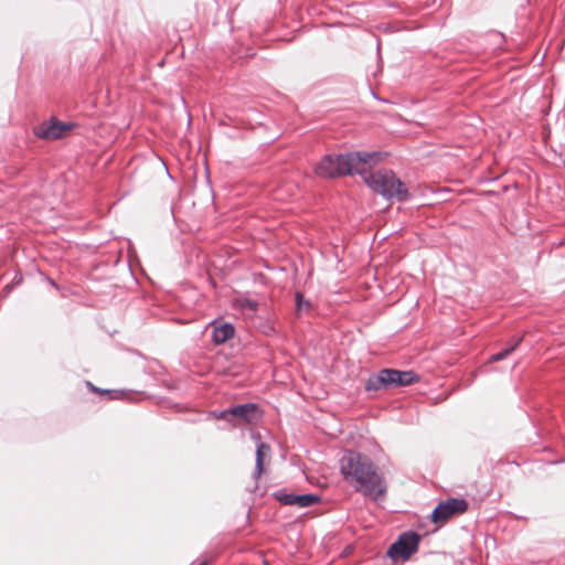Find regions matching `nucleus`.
I'll list each match as a JSON object with an SVG mask.
<instances>
[{
	"label": "nucleus",
	"mask_w": 565,
	"mask_h": 565,
	"mask_svg": "<svg viewBox=\"0 0 565 565\" xmlns=\"http://www.w3.org/2000/svg\"><path fill=\"white\" fill-rule=\"evenodd\" d=\"M386 379L384 370H382L377 375L371 376L365 384L366 391H379L388 386Z\"/></svg>",
	"instance_id": "nucleus-11"
},
{
	"label": "nucleus",
	"mask_w": 565,
	"mask_h": 565,
	"mask_svg": "<svg viewBox=\"0 0 565 565\" xmlns=\"http://www.w3.org/2000/svg\"><path fill=\"white\" fill-rule=\"evenodd\" d=\"M364 182L374 191L387 199L398 198L405 200L407 191L404 189L403 183L396 178L392 171L380 170L371 172V169L361 174Z\"/></svg>",
	"instance_id": "nucleus-3"
},
{
	"label": "nucleus",
	"mask_w": 565,
	"mask_h": 565,
	"mask_svg": "<svg viewBox=\"0 0 565 565\" xmlns=\"http://www.w3.org/2000/svg\"><path fill=\"white\" fill-rule=\"evenodd\" d=\"M379 161V154L373 152H354L348 154L326 156L316 167V173L323 178H334L342 174H365Z\"/></svg>",
	"instance_id": "nucleus-2"
},
{
	"label": "nucleus",
	"mask_w": 565,
	"mask_h": 565,
	"mask_svg": "<svg viewBox=\"0 0 565 565\" xmlns=\"http://www.w3.org/2000/svg\"><path fill=\"white\" fill-rule=\"evenodd\" d=\"M388 385L405 386L418 381V376L412 371L384 370Z\"/></svg>",
	"instance_id": "nucleus-7"
},
{
	"label": "nucleus",
	"mask_w": 565,
	"mask_h": 565,
	"mask_svg": "<svg viewBox=\"0 0 565 565\" xmlns=\"http://www.w3.org/2000/svg\"><path fill=\"white\" fill-rule=\"evenodd\" d=\"M72 128V124L50 119L35 128V135L43 139L56 140L66 136Z\"/></svg>",
	"instance_id": "nucleus-5"
},
{
	"label": "nucleus",
	"mask_w": 565,
	"mask_h": 565,
	"mask_svg": "<svg viewBox=\"0 0 565 565\" xmlns=\"http://www.w3.org/2000/svg\"><path fill=\"white\" fill-rule=\"evenodd\" d=\"M296 495L294 493L282 494L279 497V501L287 505H295Z\"/></svg>",
	"instance_id": "nucleus-14"
},
{
	"label": "nucleus",
	"mask_w": 565,
	"mask_h": 565,
	"mask_svg": "<svg viewBox=\"0 0 565 565\" xmlns=\"http://www.w3.org/2000/svg\"><path fill=\"white\" fill-rule=\"evenodd\" d=\"M270 455V447L265 443H259L256 450L255 477L259 478L264 472V460Z\"/></svg>",
	"instance_id": "nucleus-9"
},
{
	"label": "nucleus",
	"mask_w": 565,
	"mask_h": 565,
	"mask_svg": "<svg viewBox=\"0 0 565 565\" xmlns=\"http://www.w3.org/2000/svg\"><path fill=\"white\" fill-rule=\"evenodd\" d=\"M234 335V328L230 323L215 326L213 330V340L215 343H223Z\"/></svg>",
	"instance_id": "nucleus-10"
},
{
	"label": "nucleus",
	"mask_w": 565,
	"mask_h": 565,
	"mask_svg": "<svg viewBox=\"0 0 565 565\" xmlns=\"http://www.w3.org/2000/svg\"><path fill=\"white\" fill-rule=\"evenodd\" d=\"M340 468L344 479L364 495L379 499L385 494L386 486L382 476L377 473L373 462L360 454H344L340 460Z\"/></svg>",
	"instance_id": "nucleus-1"
},
{
	"label": "nucleus",
	"mask_w": 565,
	"mask_h": 565,
	"mask_svg": "<svg viewBox=\"0 0 565 565\" xmlns=\"http://www.w3.org/2000/svg\"><path fill=\"white\" fill-rule=\"evenodd\" d=\"M201 565H206V563H202Z\"/></svg>",
	"instance_id": "nucleus-17"
},
{
	"label": "nucleus",
	"mask_w": 565,
	"mask_h": 565,
	"mask_svg": "<svg viewBox=\"0 0 565 565\" xmlns=\"http://www.w3.org/2000/svg\"><path fill=\"white\" fill-rule=\"evenodd\" d=\"M296 301H297V309L299 311L307 309L309 307V302L303 299L301 294L296 295Z\"/></svg>",
	"instance_id": "nucleus-15"
},
{
	"label": "nucleus",
	"mask_w": 565,
	"mask_h": 565,
	"mask_svg": "<svg viewBox=\"0 0 565 565\" xmlns=\"http://www.w3.org/2000/svg\"><path fill=\"white\" fill-rule=\"evenodd\" d=\"M231 412L233 416L242 417L250 423L256 418L257 407L254 404H245L231 408Z\"/></svg>",
	"instance_id": "nucleus-8"
},
{
	"label": "nucleus",
	"mask_w": 565,
	"mask_h": 565,
	"mask_svg": "<svg viewBox=\"0 0 565 565\" xmlns=\"http://www.w3.org/2000/svg\"><path fill=\"white\" fill-rule=\"evenodd\" d=\"M319 502V497L315 494H297L295 505H298L300 508H306L313 505L315 503Z\"/></svg>",
	"instance_id": "nucleus-12"
},
{
	"label": "nucleus",
	"mask_w": 565,
	"mask_h": 565,
	"mask_svg": "<svg viewBox=\"0 0 565 565\" xmlns=\"http://www.w3.org/2000/svg\"><path fill=\"white\" fill-rule=\"evenodd\" d=\"M418 535L415 533H405L401 535L397 542H395L388 550V555L393 559L405 561L417 550Z\"/></svg>",
	"instance_id": "nucleus-4"
},
{
	"label": "nucleus",
	"mask_w": 565,
	"mask_h": 565,
	"mask_svg": "<svg viewBox=\"0 0 565 565\" xmlns=\"http://www.w3.org/2000/svg\"><path fill=\"white\" fill-rule=\"evenodd\" d=\"M214 417L217 419H226L230 420L233 417L231 409H226L220 413H213Z\"/></svg>",
	"instance_id": "nucleus-16"
},
{
	"label": "nucleus",
	"mask_w": 565,
	"mask_h": 565,
	"mask_svg": "<svg viewBox=\"0 0 565 565\" xmlns=\"http://www.w3.org/2000/svg\"><path fill=\"white\" fill-rule=\"evenodd\" d=\"M520 342H521V338L513 340V342L509 345V348L504 349L503 351H501L497 354H493L490 360L492 362L503 360L505 356H508L511 352H513L515 350V348L520 344Z\"/></svg>",
	"instance_id": "nucleus-13"
},
{
	"label": "nucleus",
	"mask_w": 565,
	"mask_h": 565,
	"mask_svg": "<svg viewBox=\"0 0 565 565\" xmlns=\"http://www.w3.org/2000/svg\"><path fill=\"white\" fill-rule=\"evenodd\" d=\"M468 508L463 499H449L440 502L433 512V521L445 522L455 514L463 513Z\"/></svg>",
	"instance_id": "nucleus-6"
}]
</instances>
